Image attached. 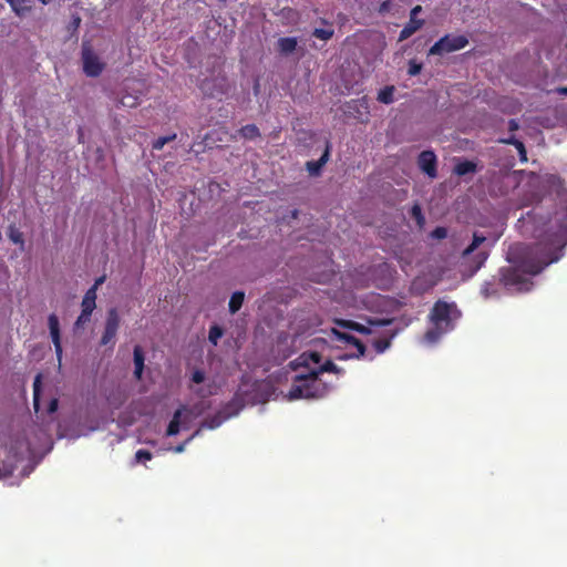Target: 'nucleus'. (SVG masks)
<instances>
[{"mask_svg": "<svg viewBox=\"0 0 567 567\" xmlns=\"http://www.w3.org/2000/svg\"><path fill=\"white\" fill-rule=\"evenodd\" d=\"M295 373L290 390L284 394L288 401L300 399H318L327 393V382L320 375L324 372L340 373L341 370L317 352L302 353L291 362Z\"/></svg>", "mask_w": 567, "mask_h": 567, "instance_id": "nucleus-1", "label": "nucleus"}, {"mask_svg": "<svg viewBox=\"0 0 567 567\" xmlns=\"http://www.w3.org/2000/svg\"><path fill=\"white\" fill-rule=\"evenodd\" d=\"M364 322H355L351 320H337L336 323L338 328H333L331 330L332 334L337 340L344 342L349 346L352 351L347 352L344 355L340 357L341 359L347 358H359L364 353V347L362 343L349 334L348 331L343 330H353L363 334H377L378 330L381 327L388 326L392 322L391 318H365Z\"/></svg>", "mask_w": 567, "mask_h": 567, "instance_id": "nucleus-2", "label": "nucleus"}, {"mask_svg": "<svg viewBox=\"0 0 567 567\" xmlns=\"http://www.w3.org/2000/svg\"><path fill=\"white\" fill-rule=\"evenodd\" d=\"M461 313L454 302L437 301L431 312V327L426 331L423 341L432 346L440 338L454 328L455 321L458 320Z\"/></svg>", "mask_w": 567, "mask_h": 567, "instance_id": "nucleus-3", "label": "nucleus"}, {"mask_svg": "<svg viewBox=\"0 0 567 567\" xmlns=\"http://www.w3.org/2000/svg\"><path fill=\"white\" fill-rule=\"evenodd\" d=\"M29 447L22 440L0 442V478L7 477L16 470L17 463L28 454Z\"/></svg>", "mask_w": 567, "mask_h": 567, "instance_id": "nucleus-4", "label": "nucleus"}, {"mask_svg": "<svg viewBox=\"0 0 567 567\" xmlns=\"http://www.w3.org/2000/svg\"><path fill=\"white\" fill-rule=\"evenodd\" d=\"M206 409L207 405L205 402L197 403L193 406H181L174 413L173 419L167 426L166 435L174 436L177 435L181 430L188 429L192 423L204 413Z\"/></svg>", "mask_w": 567, "mask_h": 567, "instance_id": "nucleus-5", "label": "nucleus"}, {"mask_svg": "<svg viewBox=\"0 0 567 567\" xmlns=\"http://www.w3.org/2000/svg\"><path fill=\"white\" fill-rule=\"evenodd\" d=\"M220 388L216 377L210 373H206L200 369H195L192 372L189 381V390L193 394L199 398H208L215 395Z\"/></svg>", "mask_w": 567, "mask_h": 567, "instance_id": "nucleus-6", "label": "nucleus"}, {"mask_svg": "<svg viewBox=\"0 0 567 567\" xmlns=\"http://www.w3.org/2000/svg\"><path fill=\"white\" fill-rule=\"evenodd\" d=\"M244 406L241 400L239 398H235L230 403L229 405L227 406V412H223L224 414L221 415V413H219L218 415L212 417V419H207L205 420L200 427L189 437L187 439L184 443L177 445L176 447L173 449V451L175 453H183L186 449V445L196 436H198L202 432V429H209V430H214L218 426H220V424L226 421L227 419L231 417V416H235L238 414V412L240 411V409Z\"/></svg>", "mask_w": 567, "mask_h": 567, "instance_id": "nucleus-7", "label": "nucleus"}, {"mask_svg": "<svg viewBox=\"0 0 567 567\" xmlns=\"http://www.w3.org/2000/svg\"><path fill=\"white\" fill-rule=\"evenodd\" d=\"M485 244L486 238L475 234L472 244L463 252L464 258H473L472 274L478 270L487 258L488 249Z\"/></svg>", "mask_w": 567, "mask_h": 567, "instance_id": "nucleus-8", "label": "nucleus"}, {"mask_svg": "<svg viewBox=\"0 0 567 567\" xmlns=\"http://www.w3.org/2000/svg\"><path fill=\"white\" fill-rule=\"evenodd\" d=\"M466 44L467 39L464 35H445L430 49L429 53L431 55H442L444 53L461 50Z\"/></svg>", "mask_w": 567, "mask_h": 567, "instance_id": "nucleus-9", "label": "nucleus"}, {"mask_svg": "<svg viewBox=\"0 0 567 567\" xmlns=\"http://www.w3.org/2000/svg\"><path fill=\"white\" fill-rule=\"evenodd\" d=\"M121 317L116 308H111L106 313L104 331L101 337V344H114V340L120 328Z\"/></svg>", "mask_w": 567, "mask_h": 567, "instance_id": "nucleus-10", "label": "nucleus"}, {"mask_svg": "<svg viewBox=\"0 0 567 567\" xmlns=\"http://www.w3.org/2000/svg\"><path fill=\"white\" fill-rule=\"evenodd\" d=\"M83 70L87 76H97L104 69V63L99 55L89 47L82 51Z\"/></svg>", "mask_w": 567, "mask_h": 567, "instance_id": "nucleus-11", "label": "nucleus"}, {"mask_svg": "<svg viewBox=\"0 0 567 567\" xmlns=\"http://www.w3.org/2000/svg\"><path fill=\"white\" fill-rule=\"evenodd\" d=\"M441 280V276L436 270H430L427 274H423L416 277L412 282V290L416 293H422L425 290L432 288Z\"/></svg>", "mask_w": 567, "mask_h": 567, "instance_id": "nucleus-12", "label": "nucleus"}, {"mask_svg": "<svg viewBox=\"0 0 567 567\" xmlns=\"http://www.w3.org/2000/svg\"><path fill=\"white\" fill-rule=\"evenodd\" d=\"M48 326H49V330H50L51 340L54 344L56 359H58L59 363H61L62 346H61V338H60V322H59V318L55 313H51L48 317Z\"/></svg>", "mask_w": 567, "mask_h": 567, "instance_id": "nucleus-13", "label": "nucleus"}, {"mask_svg": "<svg viewBox=\"0 0 567 567\" xmlns=\"http://www.w3.org/2000/svg\"><path fill=\"white\" fill-rule=\"evenodd\" d=\"M435 163L436 156L431 151H424L419 156V165L421 169L432 178L436 176Z\"/></svg>", "mask_w": 567, "mask_h": 567, "instance_id": "nucleus-14", "label": "nucleus"}, {"mask_svg": "<svg viewBox=\"0 0 567 567\" xmlns=\"http://www.w3.org/2000/svg\"><path fill=\"white\" fill-rule=\"evenodd\" d=\"M96 308V293L94 290H87L81 302V311L92 315Z\"/></svg>", "mask_w": 567, "mask_h": 567, "instance_id": "nucleus-15", "label": "nucleus"}, {"mask_svg": "<svg viewBox=\"0 0 567 567\" xmlns=\"http://www.w3.org/2000/svg\"><path fill=\"white\" fill-rule=\"evenodd\" d=\"M329 159V146L326 147L324 153L318 161H311L307 163V168L311 175H318L320 173V169L322 166L328 162Z\"/></svg>", "mask_w": 567, "mask_h": 567, "instance_id": "nucleus-16", "label": "nucleus"}, {"mask_svg": "<svg viewBox=\"0 0 567 567\" xmlns=\"http://www.w3.org/2000/svg\"><path fill=\"white\" fill-rule=\"evenodd\" d=\"M297 39L296 38H281L278 40L277 45L278 50L282 54H290L292 53L297 48Z\"/></svg>", "mask_w": 567, "mask_h": 567, "instance_id": "nucleus-17", "label": "nucleus"}, {"mask_svg": "<svg viewBox=\"0 0 567 567\" xmlns=\"http://www.w3.org/2000/svg\"><path fill=\"white\" fill-rule=\"evenodd\" d=\"M361 302L362 306L377 311H382L385 307V303H388L384 298L374 295L370 296L369 300H362Z\"/></svg>", "mask_w": 567, "mask_h": 567, "instance_id": "nucleus-18", "label": "nucleus"}, {"mask_svg": "<svg viewBox=\"0 0 567 567\" xmlns=\"http://www.w3.org/2000/svg\"><path fill=\"white\" fill-rule=\"evenodd\" d=\"M475 169H476V165L473 162L464 161V162H460L455 165L454 173L460 176H463V175H466L470 173H474Z\"/></svg>", "mask_w": 567, "mask_h": 567, "instance_id": "nucleus-19", "label": "nucleus"}, {"mask_svg": "<svg viewBox=\"0 0 567 567\" xmlns=\"http://www.w3.org/2000/svg\"><path fill=\"white\" fill-rule=\"evenodd\" d=\"M245 295L241 291H236L231 295L229 300V311L236 313L243 306Z\"/></svg>", "mask_w": 567, "mask_h": 567, "instance_id": "nucleus-20", "label": "nucleus"}, {"mask_svg": "<svg viewBox=\"0 0 567 567\" xmlns=\"http://www.w3.org/2000/svg\"><path fill=\"white\" fill-rule=\"evenodd\" d=\"M134 364H135V371L134 374L137 379L142 377L143 368H144V355L142 350L136 347L134 349Z\"/></svg>", "mask_w": 567, "mask_h": 567, "instance_id": "nucleus-21", "label": "nucleus"}, {"mask_svg": "<svg viewBox=\"0 0 567 567\" xmlns=\"http://www.w3.org/2000/svg\"><path fill=\"white\" fill-rule=\"evenodd\" d=\"M7 1L10 3L12 10L18 16L24 14L30 9L29 0H7Z\"/></svg>", "mask_w": 567, "mask_h": 567, "instance_id": "nucleus-22", "label": "nucleus"}, {"mask_svg": "<svg viewBox=\"0 0 567 567\" xmlns=\"http://www.w3.org/2000/svg\"><path fill=\"white\" fill-rule=\"evenodd\" d=\"M394 86H385L380 90L378 94V101L384 104H390L393 102Z\"/></svg>", "mask_w": 567, "mask_h": 567, "instance_id": "nucleus-23", "label": "nucleus"}, {"mask_svg": "<svg viewBox=\"0 0 567 567\" xmlns=\"http://www.w3.org/2000/svg\"><path fill=\"white\" fill-rule=\"evenodd\" d=\"M8 236L13 244H17V245H20L21 247H23V245H24L23 234L17 227L10 226Z\"/></svg>", "mask_w": 567, "mask_h": 567, "instance_id": "nucleus-24", "label": "nucleus"}, {"mask_svg": "<svg viewBox=\"0 0 567 567\" xmlns=\"http://www.w3.org/2000/svg\"><path fill=\"white\" fill-rule=\"evenodd\" d=\"M90 320H91V315L81 311L80 316L78 317V319L74 322V330L78 331V330L83 329L90 322Z\"/></svg>", "mask_w": 567, "mask_h": 567, "instance_id": "nucleus-25", "label": "nucleus"}, {"mask_svg": "<svg viewBox=\"0 0 567 567\" xmlns=\"http://www.w3.org/2000/svg\"><path fill=\"white\" fill-rule=\"evenodd\" d=\"M313 35L321 40H329L333 35V29L332 28H319L315 29Z\"/></svg>", "mask_w": 567, "mask_h": 567, "instance_id": "nucleus-26", "label": "nucleus"}, {"mask_svg": "<svg viewBox=\"0 0 567 567\" xmlns=\"http://www.w3.org/2000/svg\"><path fill=\"white\" fill-rule=\"evenodd\" d=\"M239 133L243 137L251 140L258 136V128L255 125H246Z\"/></svg>", "mask_w": 567, "mask_h": 567, "instance_id": "nucleus-27", "label": "nucleus"}, {"mask_svg": "<svg viewBox=\"0 0 567 567\" xmlns=\"http://www.w3.org/2000/svg\"><path fill=\"white\" fill-rule=\"evenodd\" d=\"M121 103L125 107H135L138 104V97L135 95L125 94L122 96Z\"/></svg>", "mask_w": 567, "mask_h": 567, "instance_id": "nucleus-28", "label": "nucleus"}, {"mask_svg": "<svg viewBox=\"0 0 567 567\" xmlns=\"http://www.w3.org/2000/svg\"><path fill=\"white\" fill-rule=\"evenodd\" d=\"M423 23L424 21L422 19L410 18V21L404 28L410 30V32L415 33L423 25Z\"/></svg>", "mask_w": 567, "mask_h": 567, "instance_id": "nucleus-29", "label": "nucleus"}, {"mask_svg": "<svg viewBox=\"0 0 567 567\" xmlns=\"http://www.w3.org/2000/svg\"><path fill=\"white\" fill-rule=\"evenodd\" d=\"M223 336V330L215 326V327H212L210 330H209V341L213 342L214 344H217L218 340L221 338Z\"/></svg>", "mask_w": 567, "mask_h": 567, "instance_id": "nucleus-30", "label": "nucleus"}, {"mask_svg": "<svg viewBox=\"0 0 567 567\" xmlns=\"http://www.w3.org/2000/svg\"><path fill=\"white\" fill-rule=\"evenodd\" d=\"M135 458L140 463H145L146 461H150L152 458V455L150 452L145 450H138L135 454Z\"/></svg>", "mask_w": 567, "mask_h": 567, "instance_id": "nucleus-31", "label": "nucleus"}, {"mask_svg": "<svg viewBox=\"0 0 567 567\" xmlns=\"http://www.w3.org/2000/svg\"><path fill=\"white\" fill-rule=\"evenodd\" d=\"M422 65L415 61H410L408 73L412 76L421 72Z\"/></svg>", "mask_w": 567, "mask_h": 567, "instance_id": "nucleus-32", "label": "nucleus"}, {"mask_svg": "<svg viewBox=\"0 0 567 567\" xmlns=\"http://www.w3.org/2000/svg\"><path fill=\"white\" fill-rule=\"evenodd\" d=\"M174 137H175V135L174 136H167V137H161V138L156 140L154 145H153L154 150H162L164 147V145L166 143L173 141Z\"/></svg>", "mask_w": 567, "mask_h": 567, "instance_id": "nucleus-33", "label": "nucleus"}, {"mask_svg": "<svg viewBox=\"0 0 567 567\" xmlns=\"http://www.w3.org/2000/svg\"><path fill=\"white\" fill-rule=\"evenodd\" d=\"M39 384H40V375H38L34 380V408L38 411L39 409Z\"/></svg>", "mask_w": 567, "mask_h": 567, "instance_id": "nucleus-34", "label": "nucleus"}, {"mask_svg": "<svg viewBox=\"0 0 567 567\" xmlns=\"http://www.w3.org/2000/svg\"><path fill=\"white\" fill-rule=\"evenodd\" d=\"M374 346H375L377 351H378L379 353H381V352H383L385 349H388V348H389V346H390V341H389V340H386V341H375Z\"/></svg>", "mask_w": 567, "mask_h": 567, "instance_id": "nucleus-35", "label": "nucleus"}, {"mask_svg": "<svg viewBox=\"0 0 567 567\" xmlns=\"http://www.w3.org/2000/svg\"><path fill=\"white\" fill-rule=\"evenodd\" d=\"M514 145L516 146V148L518 150L519 152V155H520V159L522 161H526L527 157H526V152H525V148H524V145L522 142H518V141H515L514 142Z\"/></svg>", "mask_w": 567, "mask_h": 567, "instance_id": "nucleus-36", "label": "nucleus"}, {"mask_svg": "<svg viewBox=\"0 0 567 567\" xmlns=\"http://www.w3.org/2000/svg\"><path fill=\"white\" fill-rule=\"evenodd\" d=\"M105 281V276H101L97 279H95L94 285L89 290H94V293H96L99 287Z\"/></svg>", "mask_w": 567, "mask_h": 567, "instance_id": "nucleus-37", "label": "nucleus"}, {"mask_svg": "<svg viewBox=\"0 0 567 567\" xmlns=\"http://www.w3.org/2000/svg\"><path fill=\"white\" fill-rule=\"evenodd\" d=\"M412 34L413 33L410 32V30H408L406 28H403L402 31L400 32L399 40L404 41V40L409 39Z\"/></svg>", "mask_w": 567, "mask_h": 567, "instance_id": "nucleus-38", "label": "nucleus"}, {"mask_svg": "<svg viewBox=\"0 0 567 567\" xmlns=\"http://www.w3.org/2000/svg\"><path fill=\"white\" fill-rule=\"evenodd\" d=\"M433 236L436 237V238H444L446 236V229H444V228H436L433 231Z\"/></svg>", "mask_w": 567, "mask_h": 567, "instance_id": "nucleus-39", "label": "nucleus"}, {"mask_svg": "<svg viewBox=\"0 0 567 567\" xmlns=\"http://www.w3.org/2000/svg\"><path fill=\"white\" fill-rule=\"evenodd\" d=\"M58 400L56 399H52L50 404H49V412L50 413H53L58 410Z\"/></svg>", "mask_w": 567, "mask_h": 567, "instance_id": "nucleus-40", "label": "nucleus"}, {"mask_svg": "<svg viewBox=\"0 0 567 567\" xmlns=\"http://www.w3.org/2000/svg\"><path fill=\"white\" fill-rule=\"evenodd\" d=\"M422 11L421 6L414 7L410 12V18H416V16Z\"/></svg>", "mask_w": 567, "mask_h": 567, "instance_id": "nucleus-41", "label": "nucleus"}, {"mask_svg": "<svg viewBox=\"0 0 567 567\" xmlns=\"http://www.w3.org/2000/svg\"><path fill=\"white\" fill-rule=\"evenodd\" d=\"M412 213H413V215L416 217L417 221L420 223V214H421V209H420V207H419V206H414V207L412 208Z\"/></svg>", "mask_w": 567, "mask_h": 567, "instance_id": "nucleus-42", "label": "nucleus"}, {"mask_svg": "<svg viewBox=\"0 0 567 567\" xmlns=\"http://www.w3.org/2000/svg\"><path fill=\"white\" fill-rule=\"evenodd\" d=\"M390 1H384L381 6H380V12H385L389 10L390 8Z\"/></svg>", "mask_w": 567, "mask_h": 567, "instance_id": "nucleus-43", "label": "nucleus"}, {"mask_svg": "<svg viewBox=\"0 0 567 567\" xmlns=\"http://www.w3.org/2000/svg\"><path fill=\"white\" fill-rule=\"evenodd\" d=\"M511 127H512V128H516V127H517V124H516L514 121H512V122H511Z\"/></svg>", "mask_w": 567, "mask_h": 567, "instance_id": "nucleus-44", "label": "nucleus"}, {"mask_svg": "<svg viewBox=\"0 0 567 567\" xmlns=\"http://www.w3.org/2000/svg\"><path fill=\"white\" fill-rule=\"evenodd\" d=\"M43 4L49 3L51 0H40Z\"/></svg>", "mask_w": 567, "mask_h": 567, "instance_id": "nucleus-45", "label": "nucleus"}, {"mask_svg": "<svg viewBox=\"0 0 567 567\" xmlns=\"http://www.w3.org/2000/svg\"><path fill=\"white\" fill-rule=\"evenodd\" d=\"M560 92L567 94V87L561 89Z\"/></svg>", "mask_w": 567, "mask_h": 567, "instance_id": "nucleus-46", "label": "nucleus"}]
</instances>
